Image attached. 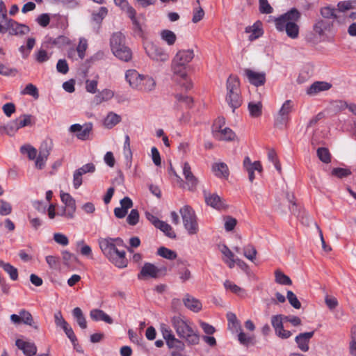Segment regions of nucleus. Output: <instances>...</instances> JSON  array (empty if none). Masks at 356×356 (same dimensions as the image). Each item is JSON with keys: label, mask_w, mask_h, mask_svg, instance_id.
<instances>
[{"label": "nucleus", "mask_w": 356, "mask_h": 356, "mask_svg": "<svg viewBox=\"0 0 356 356\" xmlns=\"http://www.w3.org/2000/svg\"><path fill=\"white\" fill-rule=\"evenodd\" d=\"M300 12L297 8H292L275 19V27L279 31H285L287 36L291 39H296L299 35V26L297 22L300 20Z\"/></svg>", "instance_id": "1"}, {"label": "nucleus", "mask_w": 356, "mask_h": 356, "mask_svg": "<svg viewBox=\"0 0 356 356\" xmlns=\"http://www.w3.org/2000/svg\"><path fill=\"white\" fill-rule=\"evenodd\" d=\"M98 244L103 254L116 267L122 268L127 266L126 252L116 248V244L113 243V238H100Z\"/></svg>", "instance_id": "2"}, {"label": "nucleus", "mask_w": 356, "mask_h": 356, "mask_svg": "<svg viewBox=\"0 0 356 356\" xmlns=\"http://www.w3.org/2000/svg\"><path fill=\"white\" fill-rule=\"evenodd\" d=\"M172 325L178 337L189 346L197 345L200 343V334L194 330L182 316H173L171 320Z\"/></svg>", "instance_id": "3"}, {"label": "nucleus", "mask_w": 356, "mask_h": 356, "mask_svg": "<svg viewBox=\"0 0 356 356\" xmlns=\"http://www.w3.org/2000/svg\"><path fill=\"white\" fill-rule=\"evenodd\" d=\"M110 46L114 56L118 59L128 62L132 58V51L126 45L125 36L121 32L114 33L110 39Z\"/></svg>", "instance_id": "4"}, {"label": "nucleus", "mask_w": 356, "mask_h": 356, "mask_svg": "<svg viewBox=\"0 0 356 356\" xmlns=\"http://www.w3.org/2000/svg\"><path fill=\"white\" fill-rule=\"evenodd\" d=\"M194 58L192 49H183L177 51L172 60V70L174 75L185 79L186 66Z\"/></svg>", "instance_id": "5"}, {"label": "nucleus", "mask_w": 356, "mask_h": 356, "mask_svg": "<svg viewBox=\"0 0 356 356\" xmlns=\"http://www.w3.org/2000/svg\"><path fill=\"white\" fill-rule=\"evenodd\" d=\"M183 224L188 234L193 235L197 233L199 230L197 217L191 207L185 205L180 209Z\"/></svg>", "instance_id": "6"}, {"label": "nucleus", "mask_w": 356, "mask_h": 356, "mask_svg": "<svg viewBox=\"0 0 356 356\" xmlns=\"http://www.w3.org/2000/svg\"><path fill=\"white\" fill-rule=\"evenodd\" d=\"M144 47L145 53L152 60L157 63H165L169 60V54L163 48L153 42H145Z\"/></svg>", "instance_id": "7"}, {"label": "nucleus", "mask_w": 356, "mask_h": 356, "mask_svg": "<svg viewBox=\"0 0 356 356\" xmlns=\"http://www.w3.org/2000/svg\"><path fill=\"white\" fill-rule=\"evenodd\" d=\"M293 110V102L291 100H286L275 118V127L281 129L286 127L289 121L290 114Z\"/></svg>", "instance_id": "8"}, {"label": "nucleus", "mask_w": 356, "mask_h": 356, "mask_svg": "<svg viewBox=\"0 0 356 356\" xmlns=\"http://www.w3.org/2000/svg\"><path fill=\"white\" fill-rule=\"evenodd\" d=\"M60 199L65 205L62 213L58 215L65 216L68 218H73L76 211V203L74 199L67 193H60Z\"/></svg>", "instance_id": "9"}, {"label": "nucleus", "mask_w": 356, "mask_h": 356, "mask_svg": "<svg viewBox=\"0 0 356 356\" xmlns=\"http://www.w3.org/2000/svg\"><path fill=\"white\" fill-rule=\"evenodd\" d=\"M92 129V123H86L83 125L74 124L70 126L69 131L71 133H76V136L78 139L86 140L89 138Z\"/></svg>", "instance_id": "10"}, {"label": "nucleus", "mask_w": 356, "mask_h": 356, "mask_svg": "<svg viewBox=\"0 0 356 356\" xmlns=\"http://www.w3.org/2000/svg\"><path fill=\"white\" fill-rule=\"evenodd\" d=\"M183 175L186 179L185 185L190 191L196 190L198 184L197 178L191 171V168L188 162H185L183 165Z\"/></svg>", "instance_id": "11"}, {"label": "nucleus", "mask_w": 356, "mask_h": 356, "mask_svg": "<svg viewBox=\"0 0 356 356\" xmlns=\"http://www.w3.org/2000/svg\"><path fill=\"white\" fill-rule=\"evenodd\" d=\"M212 134L215 138L219 140L232 141L236 138L235 133L229 127L221 129L216 125L212 129Z\"/></svg>", "instance_id": "12"}, {"label": "nucleus", "mask_w": 356, "mask_h": 356, "mask_svg": "<svg viewBox=\"0 0 356 356\" xmlns=\"http://www.w3.org/2000/svg\"><path fill=\"white\" fill-rule=\"evenodd\" d=\"M161 271V268H157L151 263L147 262L142 267L139 274L138 275V278L139 280L147 277L158 278L160 276Z\"/></svg>", "instance_id": "13"}, {"label": "nucleus", "mask_w": 356, "mask_h": 356, "mask_svg": "<svg viewBox=\"0 0 356 356\" xmlns=\"http://www.w3.org/2000/svg\"><path fill=\"white\" fill-rule=\"evenodd\" d=\"M3 28L6 29L4 33L9 31L10 35H25L30 31V29L28 26L19 24L13 19H10L8 26H3Z\"/></svg>", "instance_id": "14"}, {"label": "nucleus", "mask_w": 356, "mask_h": 356, "mask_svg": "<svg viewBox=\"0 0 356 356\" xmlns=\"http://www.w3.org/2000/svg\"><path fill=\"white\" fill-rule=\"evenodd\" d=\"M245 75L248 81L257 87L264 85L266 82V74L264 72H257L250 69H245Z\"/></svg>", "instance_id": "15"}, {"label": "nucleus", "mask_w": 356, "mask_h": 356, "mask_svg": "<svg viewBox=\"0 0 356 356\" xmlns=\"http://www.w3.org/2000/svg\"><path fill=\"white\" fill-rule=\"evenodd\" d=\"M243 167L248 173V179L250 182H253L254 179V171L257 170L261 172L262 171V166L259 161H254L252 163L248 156L245 157L243 160Z\"/></svg>", "instance_id": "16"}, {"label": "nucleus", "mask_w": 356, "mask_h": 356, "mask_svg": "<svg viewBox=\"0 0 356 356\" xmlns=\"http://www.w3.org/2000/svg\"><path fill=\"white\" fill-rule=\"evenodd\" d=\"M314 331L300 333L295 338V341L298 347L303 352H307L309 350V343L311 338L314 336Z\"/></svg>", "instance_id": "17"}, {"label": "nucleus", "mask_w": 356, "mask_h": 356, "mask_svg": "<svg viewBox=\"0 0 356 356\" xmlns=\"http://www.w3.org/2000/svg\"><path fill=\"white\" fill-rule=\"evenodd\" d=\"M143 76L135 70H128L125 74V79L132 88L138 90L140 86Z\"/></svg>", "instance_id": "18"}, {"label": "nucleus", "mask_w": 356, "mask_h": 356, "mask_svg": "<svg viewBox=\"0 0 356 356\" xmlns=\"http://www.w3.org/2000/svg\"><path fill=\"white\" fill-rule=\"evenodd\" d=\"M203 193L207 204L216 209H221L225 207L223 202L217 194H211L206 191H204Z\"/></svg>", "instance_id": "19"}, {"label": "nucleus", "mask_w": 356, "mask_h": 356, "mask_svg": "<svg viewBox=\"0 0 356 356\" xmlns=\"http://www.w3.org/2000/svg\"><path fill=\"white\" fill-rule=\"evenodd\" d=\"M15 345L27 356H33L37 353V347L33 343L24 341L22 339H17Z\"/></svg>", "instance_id": "20"}, {"label": "nucleus", "mask_w": 356, "mask_h": 356, "mask_svg": "<svg viewBox=\"0 0 356 356\" xmlns=\"http://www.w3.org/2000/svg\"><path fill=\"white\" fill-rule=\"evenodd\" d=\"M332 88V84L326 81H315L307 89V94L314 95L320 92L326 91Z\"/></svg>", "instance_id": "21"}, {"label": "nucleus", "mask_w": 356, "mask_h": 356, "mask_svg": "<svg viewBox=\"0 0 356 356\" xmlns=\"http://www.w3.org/2000/svg\"><path fill=\"white\" fill-rule=\"evenodd\" d=\"M183 302L185 307L193 312H198L202 309V305L201 302L189 294L185 296Z\"/></svg>", "instance_id": "22"}, {"label": "nucleus", "mask_w": 356, "mask_h": 356, "mask_svg": "<svg viewBox=\"0 0 356 356\" xmlns=\"http://www.w3.org/2000/svg\"><path fill=\"white\" fill-rule=\"evenodd\" d=\"M225 100L229 107L232 108L233 113L241 106L243 102L240 93L236 92L227 93Z\"/></svg>", "instance_id": "23"}, {"label": "nucleus", "mask_w": 356, "mask_h": 356, "mask_svg": "<svg viewBox=\"0 0 356 356\" xmlns=\"http://www.w3.org/2000/svg\"><path fill=\"white\" fill-rule=\"evenodd\" d=\"M220 250L221 253L227 257V259H224V261L228 265L230 268L234 267L236 262L238 264L241 262L240 259H234V254L230 250V249L226 245H222L220 246Z\"/></svg>", "instance_id": "24"}, {"label": "nucleus", "mask_w": 356, "mask_h": 356, "mask_svg": "<svg viewBox=\"0 0 356 356\" xmlns=\"http://www.w3.org/2000/svg\"><path fill=\"white\" fill-rule=\"evenodd\" d=\"M332 24L329 19H318L313 26L314 31L320 36L323 35L326 31L330 29Z\"/></svg>", "instance_id": "25"}, {"label": "nucleus", "mask_w": 356, "mask_h": 356, "mask_svg": "<svg viewBox=\"0 0 356 356\" xmlns=\"http://www.w3.org/2000/svg\"><path fill=\"white\" fill-rule=\"evenodd\" d=\"M90 316V318L95 321H103L108 324L113 323L112 318L101 309H95L91 310Z\"/></svg>", "instance_id": "26"}, {"label": "nucleus", "mask_w": 356, "mask_h": 356, "mask_svg": "<svg viewBox=\"0 0 356 356\" xmlns=\"http://www.w3.org/2000/svg\"><path fill=\"white\" fill-rule=\"evenodd\" d=\"M19 315L21 322L22 323L31 326L37 331L39 330V326L38 323L34 321L31 314L29 311L25 309H21L19 311Z\"/></svg>", "instance_id": "27"}, {"label": "nucleus", "mask_w": 356, "mask_h": 356, "mask_svg": "<svg viewBox=\"0 0 356 356\" xmlns=\"http://www.w3.org/2000/svg\"><path fill=\"white\" fill-rule=\"evenodd\" d=\"M155 87V80L152 76L143 75L140 82V86L138 90L145 92H150L154 90Z\"/></svg>", "instance_id": "28"}, {"label": "nucleus", "mask_w": 356, "mask_h": 356, "mask_svg": "<svg viewBox=\"0 0 356 356\" xmlns=\"http://www.w3.org/2000/svg\"><path fill=\"white\" fill-rule=\"evenodd\" d=\"M240 93V81L236 76L230 75L227 80V93Z\"/></svg>", "instance_id": "29"}, {"label": "nucleus", "mask_w": 356, "mask_h": 356, "mask_svg": "<svg viewBox=\"0 0 356 356\" xmlns=\"http://www.w3.org/2000/svg\"><path fill=\"white\" fill-rule=\"evenodd\" d=\"M287 198H288L289 201L293 205V207L291 209V213H293L294 215H296L298 216V218H299L300 219V221L302 224L309 225V222H310L309 217L305 213V211L302 212V213H301L300 211H297L296 204L295 202H293V200H292V199L294 198L293 195H291V196L289 195V194H288Z\"/></svg>", "instance_id": "30"}, {"label": "nucleus", "mask_w": 356, "mask_h": 356, "mask_svg": "<svg viewBox=\"0 0 356 356\" xmlns=\"http://www.w3.org/2000/svg\"><path fill=\"white\" fill-rule=\"evenodd\" d=\"M261 23L257 22L252 26H249L245 28V32L250 33L249 35V40L252 41L259 38L262 34V29L260 28Z\"/></svg>", "instance_id": "31"}, {"label": "nucleus", "mask_w": 356, "mask_h": 356, "mask_svg": "<svg viewBox=\"0 0 356 356\" xmlns=\"http://www.w3.org/2000/svg\"><path fill=\"white\" fill-rule=\"evenodd\" d=\"M212 170L218 177L227 178L229 176V169L225 163H216L212 166Z\"/></svg>", "instance_id": "32"}, {"label": "nucleus", "mask_w": 356, "mask_h": 356, "mask_svg": "<svg viewBox=\"0 0 356 356\" xmlns=\"http://www.w3.org/2000/svg\"><path fill=\"white\" fill-rule=\"evenodd\" d=\"M19 127L15 121L11 120L6 125L0 127V133H5L10 136H14L19 130Z\"/></svg>", "instance_id": "33"}, {"label": "nucleus", "mask_w": 356, "mask_h": 356, "mask_svg": "<svg viewBox=\"0 0 356 356\" xmlns=\"http://www.w3.org/2000/svg\"><path fill=\"white\" fill-rule=\"evenodd\" d=\"M120 120L121 117L119 115L113 112H110L104 119V124L106 128L111 129L118 124Z\"/></svg>", "instance_id": "34"}, {"label": "nucleus", "mask_w": 356, "mask_h": 356, "mask_svg": "<svg viewBox=\"0 0 356 356\" xmlns=\"http://www.w3.org/2000/svg\"><path fill=\"white\" fill-rule=\"evenodd\" d=\"M72 315L76 319L77 324L81 329L87 328V321L83 316L82 310L79 307H75L72 311Z\"/></svg>", "instance_id": "35"}, {"label": "nucleus", "mask_w": 356, "mask_h": 356, "mask_svg": "<svg viewBox=\"0 0 356 356\" xmlns=\"http://www.w3.org/2000/svg\"><path fill=\"white\" fill-rule=\"evenodd\" d=\"M248 108L250 116L252 118H259L262 114V104L260 102L257 103L250 102Z\"/></svg>", "instance_id": "36"}, {"label": "nucleus", "mask_w": 356, "mask_h": 356, "mask_svg": "<svg viewBox=\"0 0 356 356\" xmlns=\"http://www.w3.org/2000/svg\"><path fill=\"white\" fill-rule=\"evenodd\" d=\"M160 35L161 39L170 46L174 44L177 40L175 33L170 30H163L161 31Z\"/></svg>", "instance_id": "37"}, {"label": "nucleus", "mask_w": 356, "mask_h": 356, "mask_svg": "<svg viewBox=\"0 0 356 356\" xmlns=\"http://www.w3.org/2000/svg\"><path fill=\"white\" fill-rule=\"evenodd\" d=\"M166 343L169 348H173L179 351H182L185 348L184 343L175 336L167 340Z\"/></svg>", "instance_id": "38"}, {"label": "nucleus", "mask_w": 356, "mask_h": 356, "mask_svg": "<svg viewBox=\"0 0 356 356\" xmlns=\"http://www.w3.org/2000/svg\"><path fill=\"white\" fill-rule=\"evenodd\" d=\"M275 282L282 285H291L292 281L290 277L284 274L281 270L275 271Z\"/></svg>", "instance_id": "39"}, {"label": "nucleus", "mask_w": 356, "mask_h": 356, "mask_svg": "<svg viewBox=\"0 0 356 356\" xmlns=\"http://www.w3.org/2000/svg\"><path fill=\"white\" fill-rule=\"evenodd\" d=\"M53 144L51 140H44L42 142L39 147V154L44 158L49 156L50 152L52 149Z\"/></svg>", "instance_id": "40"}, {"label": "nucleus", "mask_w": 356, "mask_h": 356, "mask_svg": "<svg viewBox=\"0 0 356 356\" xmlns=\"http://www.w3.org/2000/svg\"><path fill=\"white\" fill-rule=\"evenodd\" d=\"M157 254L167 259L173 260L177 257L176 252L170 250L165 247H161L157 250Z\"/></svg>", "instance_id": "41"}, {"label": "nucleus", "mask_w": 356, "mask_h": 356, "mask_svg": "<svg viewBox=\"0 0 356 356\" xmlns=\"http://www.w3.org/2000/svg\"><path fill=\"white\" fill-rule=\"evenodd\" d=\"M20 152L22 154H27L30 160H33L37 156V149L31 145H24L20 147Z\"/></svg>", "instance_id": "42"}, {"label": "nucleus", "mask_w": 356, "mask_h": 356, "mask_svg": "<svg viewBox=\"0 0 356 356\" xmlns=\"http://www.w3.org/2000/svg\"><path fill=\"white\" fill-rule=\"evenodd\" d=\"M156 228L162 231L168 237L170 238H176V234L172 230V227L165 222L161 221Z\"/></svg>", "instance_id": "43"}, {"label": "nucleus", "mask_w": 356, "mask_h": 356, "mask_svg": "<svg viewBox=\"0 0 356 356\" xmlns=\"http://www.w3.org/2000/svg\"><path fill=\"white\" fill-rule=\"evenodd\" d=\"M317 156L318 159L325 163H329L331 161V154L326 147H319L317 149Z\"/></svg>", "instance_id": "44"}, {"label": "nucleus", "mask_w": 356, "mask_h": 356, "mask_svg": "<svg viewBox=\"0 0 356 356\" xmlns=\"http://www.w3.org/2000/svg\"><path fill=\"white\" fill-rule=\"evenodd\" d=\"M31 115L24 114L21 115L19 118L15 119V121L19 127V129L31 125Z\"/></svg>", "instance_id": "45"}, {"label": "nucleus", "mask_w": 356, "mask_h": 356, "mask_svg": "<svg viewBox=\"0 0 356 356\" xmlns=\"http://www.w3.org/2000/svg\"><path fill=\"white\" fill-rule=\"evenodd\" d=\"M283 315L277 314L272 316L271 317V324L275 330V332H277V331L282 327H283Z\"/></svg>", "instance_id": "46"}, {"label": "nucleus", "mask_w": 356, "mask_h": 356, "mask_svg": "<svg viewBox=\"0 0 356 356\" xmlns=\"http://www.w3.org/2000/svg\"><path fill=\"white\" fill-rule=\"evenodd\" d=\"M321 15L323 16V17L325 18V19H328L330 18H338L337 15V10L328 6L322 8L321 9Z\"/></svg>", "instance_id": "47"}, {"label": "nucleus", "mask_w": 356, "mask_h": 356, "mask_svg": "<svg viewBox=\"0 0 356 356\" xmlns=\"http://www.w3.org/2000/svg\"><path fill=\"white\" fill-rule=\"evenodd\" d=\"M224 286L227 290H230L232 293L238 296H241V293H244V290L242 288L229 280H226L224 282Z\"/></svg>", "instance_id": "48"}, {"label": "nucleus", "mask_w": 356, "mask_h": 356, "mask_svg": "<svg viewBox=\"0 0 356 356\" xmlns=\"http://www.w3.org/2000/svg\"><path fill=\"white\" fill-rule=\"evenodd\" d=\"M175 97L178 102L183 103L186 106V107H192L193 104V99L192 97L181 94H175Z\"/></svg>", "instance_id": "49"}, {"label": "nucleus", "mask_w": 356, "mask_h": 356, "mask_svg": "<svg viewBox=\"0 0 356 356\" xmlns=\"http://www.w3.org/2000/svg\"><path fill=\"white\" fill-rule=\"evenodd\" d=\"M331 174L339 179H342L350 175L351 171L347 168H335L332 169Z\"/></svg>", "instance_id": "50"}, {"label": "nucleus", "mask_w": 356, "mask_h": 356, "mask_svg": "<svg viewBox=\"0 0 356 356\" xmlns=\"http://www.w3.org/2000/svg\"><path fill=\"white\" fill-rule=\"evenodd\" d=\"M227 319L229 321V327L231 329H234L235 330H241L240 323L238 321L236 315L234 313H228L227 314Z\"/></svg>", "instance_id": "51"}, {"label": "nucleus", "mask_w": 356, "mask_h": 356, "mask_svg": "<svg viewBox=\"0 0 356 356\" xmlns=\"http://www.w3.org/2000/svg\"><path fill=\"white\" fill-rule=\"evenodd\" d=\"M268 159L270 162H272L274 164L276 170L280 172H281V165L278 160L277 155L274 149H272L268 150Z\"/></svg>", "instance_id": "52"}, {"label": "nucleus", "mask_w": 356, "mask_h": 356, "mask_svg": "<svg viewBox=\"0 0 356 356\" xmlns=\"http://www.w3.org/2000/svg\"><path fill=\"white\" fill-rule=\"evenodd\" d=\"M3 270L9 275L12 280L15 281L18 279L17 269L9 263H6V264L3 266Z\"/></svg>", "instance_id": "53"}, {"label": "nucleus", "mask_w": 356, "mask_h": 356, "mask_svg": "<svg viewBox=\"0 0 356 356\" xmlns=\"http://www.w3.org/2000/svg\"><path fill=\"white\" fill-rule=\"evenodd\" d=\"M139 212L137 209H132L127 216V222L131 226L136 225L139 221Z\"/></svg>", "instance_id": "54"}, {"label": "nucleus", "mask_w": 356, "mask_h": 356, "mask_svg": "<svg viewBox=\"0 0 356 356\" xmlns=\"http://www.w3.org/2000/svg\"><path fill=\"white\" fill-rule=\"evenodd\" d=\"M286 298L292 307L295 309H300L301 307V303L298 300L296 294L291 291H288Z\"/></svg>", "instance_id": "55"}, {"label": "nucleus", "mask_w": 356, "mask_h": 356, "mask_svg": "<svg viewBox=\"0 0 356 356\" xmlns=\"http://www.w3.org/2000/svg\"><path fill=\"white\" fill-rule=\"evenodd\" d=\"M107 13L108 9L106 7H101L98 12L92 13V19L97 23H100L107 15Z\"/></svg>", "instance_id": "56"}, {"label": "nucleus", "mask_w": 356, "mask_h": 356, "mask_svg": "<svg viewBox=\"0 0 356 356\" xmlns=\"http://www.w3.org/2000/svg\"><path fill=\"white\" fill-rule=\"evenodd\" d=\"M22 93L31 95L35 99H38L39 97L38 88L32 83L27 84Z\"/></svg>", "instance_id": "57"}, {"label": "nucleus", "mask_w": 356, "mask_h": 356, "mask_svg": "<svg viewBox=\"0 0 356 356\" xmlns=\"http://www.w3.org/2000/svg\"><path fill=\"white\" fill-rule=\"evenodd\" d=\"M35 43V39L33 38H29L27 40V44H26L27 51H25L24 46H21L19 47V51L23 54L24 58H26L29 56L31 50L33 48Z\"/></svg>", "instance_id": "58"}, {"label": "nucleus", "mask_w": 356, "mask_h": 356, "mask_svg": "<svg viewBox=\"0 0 356 356\" xmlns=\"http://www.w3.org/2000/svg\"><path fill=\"white\" fill-rule=\"evenodd\" d=\"M259 11L263 14H270L273 12V8L269 4L268 0H259Z\"/></svg>", "instance_id": "59"}, {"label": "nucleus", "mask_w": 356, "mask_h": 356, "mask_svg": "<svg viewBox=\"0 0 356 356\" xmlns=\"http://www.w3.org/2000/svg\"><path fill=\"white\" fill-rule=\"evenodd\" d=\"M54 322L57 327H60L62 329L68 325V323L63 318L60 311H58L54 314Z\"/></svg>", "instance_id": "60"}, {"label": "nucleus", "mask_w": 356, "mask_h": 356, "mask_svg": "<svg viewBox=\"0 0 356 356\" xmlns=\"http://www.w3.org/2000/svg\"><path fill=\"white\" fill-rule=\"evenodd\" d=\"M237 220L236 218L227 216L225 217V229L227 232L232 231L236 225Z\"/></svg>", "instance_id": "61"}, {"label": "nucleus", "mask_w": 356, "mask_h": 356, "mask_svg": "<svg viewBox=\"0 0 356 356\" xmlns=\"http://www.w3.org/2000/svg\"><path fill=\"white\" fill-rule=\"evenodd\" d=\"M88 47L87 41L86 40H80L76 47V51L78 53L79 57L83 59L85 56V52Z\"/></svg>", "instance_id": "62"}, {"label": "nucleus", "mask_w": 356, "mask_h": 356, "mask_svg": "<svg viewBox=\"0 0 356 356\" xmlns=\"http://www.w3.org/2000/svg\"><path fill=\"white\" fill-rule=\"evenodd\" d=\"M244 256L250 261H253L257 254V250L252 245H248L244 248Z\"/></svg>", "instance_id": "63"}, {"label": "nucleus", "mask_w": 356, "mask_h": 356, "mask_svg": "<svg viewBox=\"0 0 356 356\" xmlns=\"http://www.w3.org/2000/svg\"><path fill=\"white\" fill-rule=\"evenodd\" d=\"M35 21L42 27H46L50 22V17L47 13H42L36 18Z\"/></svg>", "instance_id": "64"}]
</instances>
